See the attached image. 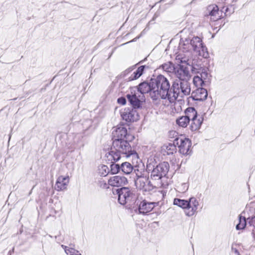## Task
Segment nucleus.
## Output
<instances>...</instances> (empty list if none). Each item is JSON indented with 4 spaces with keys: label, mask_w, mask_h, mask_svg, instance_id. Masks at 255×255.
I'll return each mask as SVG.
<instances>
[{
    "label": "nucleus",
    "mask_w": 255,
    "mask_h": 255,
    "mask_svg": "<svg viewBox=\"0 0 255 255\" xmlns=\"http://www.w3.org/2000/svg\"><path fill=\"white\" fill-rule=\"evenodd\" d=\"M151 98L156 100L159 98L168 101V95L170 94V84L164 76L160 75L151 79Z\"/></svg>",
    "instance_id": "obj_1"
},
{
    "label": "nucleus",
    "mask_w": 255,
    "mask_h": 255,
    "mask_svg": "<svg viewBox=\"0 0 255 255\" xmlns=\"http://www.w3.org/2000/svg\"><path fill=\"white\" fill-rule=\"evenodd\" d=\"M176 60L178 64L186 63L187 65L191 66L192 71L199 74V77L206 84L209 82L211 76L208 72V69L201 67L199 65L196 63V60H191L189 59V56L187 54L180 53L176 56Z\"/></svg>",
    "instance_id": "obj_2"
},
{
    "label": "nucleus",
    "mask_w": 255,
    "mask_h": 255,
    "mask_svg": "<svg viewBox=\"0 0 255 255\" xmlns=\"http://www.w3.org/2000/svg\"><path fill=\"white\" fill-rule=\"evenodd\" d=\"M191 92L190 83L187 80L174 81L170 89V94L168 95V103L175 102L178 98H182L188 96Z\"/></svg>",
    "instance_id": "obj_3"
},
{
    "label": "nucleus",
    "mask_w": 255,
    "mask_h": 255,
    "mask_svg": "<svg viewBox=\"0 0 255 255\" xmlns=\"http://www.w3.org/2000/svg\"><path fill=\"white\" fill-rule=\"evenodd\" d=\"M147 169L151 172V178L153 180H159L163 177L166 176L169 169V165L167 162H163L155 167L152 166L150 163L147 165Z\"/></svg>",
    "instance_id": "obj_4"
},
{
    "label": "nucleus",
    "mask_w": 255,
    "mask_h": 255,
    "mask_svg": "<svg viewBox=\"0 0 255 255\" xmlns=\"http://www.w3.org/2000/svg\"><path fill=\"white\" fill-rule=\"evenodd\" d=\"M113 147L121 154L124 155L125 157H128L133 155H137L136 152L132 150L130 145L126 140H114Z\"/></svg>",
    "instance_id": "obj_5"
},
{
    "label": "nucleus",
    "mask_w": 255,
    "mask_h": 255,
    "mask_svg": "<svg viewBox=\"0 0 255 255\" xmlns=\"http://www.w3.org/2000/svg\"><path fill=\"white\" fill-rule=\"evenodd\" d=\"M113 192L114 195H118V201L120 204L125 205L127 203L131 206L132 204L136 203L138 205L139 201L137 195L133 192Z\"/></svg>",
    "instance_id": "obj_6"
},
{
    "label": "nucleus",
    "mask_w": 255,
    "mask_h": 255,
    "mask_svg": "<svg viewBox=\"0 0 255 255\" xmlns=\"http://www.w3.org/2000/svg\"><path fill=\"white\" fill-rule=\"evenodd\" d=\"M190 44L193 50L197 53L199 56L206 58L208 57L209 54L207 48L203 44L201 39L199 37H194L190 40Z\"/></svg>",
    "instance_id": "obj_7"
},
{
    "label": "nucleus",
    "mask_w": 255,
    "mask_h": 255,
    "mask_svg": "<svg viewBox=\"0 0 255 255\" xmlns=\"http://www.w3.org/2000/svg\"><path fill=\"white\" fill-rule=\"evenodd\" d=\"M188 112L190 113V121H191L190 129L192 131H197L201 126L203 118L202 116L197 115V112L194 108H188Z\"/></svg>",
    "instance_id": "obj_8"
},
{
    "label": "nucleus",
    "mask_w": 255,
    "mask_h": 255,
    "mask_svg": "<svg viewBox=\"0 0 255 255\" xmlns=\"http://www.w3.org/2000/svg\"><path fill=\"white\" fill-rule=\"evenodd\" d=\"M174 144L178 145L180 152L184 155L189 154L191 146V141L187 138H177L174 140Z\"/></svg>",
    "instance_id": "obj_9"
},
{
    "label": "nucleus",
    "mask_w": 255,
    "mask_h": 255,
    "mask_svg": "<svg viewBox=\"0 0 255 255\" xmlns=\"http://www.w3.org/2000/svg\"><path fill=\"white\" fill-rule=\"evenodd\" d=\"M175 60L176 64L178 65V66L174 68V70L175 76L179 79L178 81H188L190 77L188 69L184 65H181L180 64L181 63L178 64L176 59Z\"/></svg>",
    "instance_id": "obj_10"
},
{
    "label": "nucleus",
    "mask_w": 255,
    "mask_h": 255,
    "mask_svg": "<svg viewBox=\"0 0 255 255\" xmlns=\"http://www.w3.org/2000/svg\"><path fill=\"white\" fill-rule=\"evenodd\" d=\"M127 99L134 109L139 108L141 103L144 101V95L140 92H131L127 95Z\"/></svg>",
    "instance_id": "obj_11"
},
{
    "label": "nucleus",
    "mask_w": 255,
    "mask_h": 255,
    "mask_svg": "<svg viewBox=\"0 0 255 255\" xmlns=\"http://www.w3.org/2000/svg\"><path fill=\"white\" fill-rule=\"evenodd\" d=\"M122 119L128 122H133L138 120L139 116L135 109H125L121 111Z\"/></svg>",
    "instance_id": "obj_12"
},
{
    "label": "nucleus",
    "mask_w": 255,
    "mask_h": 255,
    "mask_svg": "<svg viewBox=\"0 0 255 255\" xmlns=\"http://www.w3.org/2000/svg\"><path fill=\"white\" fill-rule=\"evenodd\" d=\"M113 141L116 140H124L127 136H128L127 129L123 126H120L113 131Z\"/></svg>",
    "instance_id": "obj_13"
},
{
    "label": "nucleus",
    "mask_w": 255,
    "mask_h": 255,
    "mask_svg": "<svg viewBox=\"0 0 255 255\" xmlns=\"http://www.w3.org/2000/svg\"><path fill=\"white\" fill-rule=\"evenodd\" d=\"M154 208L153 203H147L145 201L141 202L138 208H135L134 211L135 213L146 214L150 212Z\"/></svg>",
    "instance_id": "obj_14"
},
{
    "label": "nucleus",
    "mask_w": 255,
    "mask_h": 255,
    "mask_svg": "<svg viewBox=\"0 0 255 255\" xmlns=\"http://www.w3.org/2000/svg\"><path fill=\"white\" fill-rule=\"evenodd\" d=\"M108 183L112 186L120 187L126 185L128 183V180L125 177L114 176L109 179Z\"/></svg>",
    "instance_id": "obj_15"
},
{
    "label": "nucleus",
    "mask_w": 255,
    "mask_h": 255,
    "mask_svg": "<svg viewBox=\"0 0 255 255\" xmlns=\"http://www.w3.org/2000/svg\"><path fill=\"white\" fill-rule=\"evenodd\" d=\"M69 182V176H60L57 179L55 189L58 191L66 190Z\"/></svg>",
    "instance_id": "obj_16"
},
{
    "label": "nucleus",
    "mask_w": 255,
    "mask_h": 255,
    "mask_svg": "<svg viewBox=\"0 0 255 255\" xmlns=\"http://www.w3.org/2000/svg\"><path fill=\"white\" fill-rule=\"evenodd\" d=\"M121 154L112 146L111 150L106 154V160L111 163L116 162L121 158Z\"/></svg>",
    "instance_id": "obj_17"
},
{
    "label": "nucleus",
    "mask_w": 255,
    "mask_h": 255,
    "mask_svg": "<svg viewBox=\"0 0 255 255\" xmlns=\"http://www.w3.org/2000/svg\"><path fill=\"white\" fill-rule=\"evenodd\" d=\"M137 178L135 180L134 183L136 188L139 190H143V191H146L147 189L144 188L146 183L148 181V178L146 176H142V175H138L136 174Z\"/></svg>",
    "instance_id": "obj_18"
},
{
    "label": "nucleus",
    "mask_w": 255,
    "mask_h": 255,
    "mask_svg": "<svg viewBox=\"0 0 255 255\" xmlns=\"http://www.w3.org/2000/svg\"><path fill=\"white\" fill-rule=\"evenodd\" d=\"M185 116H182L176 119V124L180 127L186 128L189 123L190 113L188 112V108L185 111Z\"/></svg>",
    "instance_id": "obj_19"
},
{
    "label": "nucleus",
    "mask_w": 255,
    "mask_h": 255,
    "mask_svg": "<svg viewBox=\"0 0 255 255\" xmlns=\"http://www.w3.org/2000/svg\"><path fill=\"white\" fill-rule=\"evenodd\" d=\"M193 98L196 101H203L207 99L208 93L206 89L203 88H199L193 93Z\"/></svg>",
    "instance_id": "obj_20"
},
{
    "label": "nucleus",
    "mask_w": 255,
    "mask_h": 255,
    "mask_svg": "<svg viewBox=\"0 0 255 255\" xmlns=\"http://www.w3.org/2000/svg\"><path fill=\"white\" fill-rule=\"evenodd\" d=\"M189 206L187 211H185L186 214L188 216H191L194 214L197 209L198 202L194 198H191L188 201Z\"/></svg>",
    "instance_id": "obj_21"
},
{
    "label": "nucleus",
    "mask_w": 255,
    "mask_h": 255,
    "mask_svg": "<svg viewBox=\"0 0 255 255\" xmlns=\"http://www.w3.org/2000/svg\"><path fill=\"white\" fill-rule=\"evenodd\" d=\"M151 86V80L149 83L145 82L141 83L138 85L137 92H140L143 95L145 93H149L150 96L151 97V91H152Z\"/></svg>",
    "instance_id": "obj_22"
},
{
    "label": "nucleus",
    "mask_w": 255,
    "mask_h": 255,
    "mask_svg": "<svg viewBox=\"0 0 255 255\" xmlns=\"http://www.w3.org/2000/svg\"><path fill=\"white\" fill-rule=\"evenodd\" d=\"M176 144L169 143L164 144L161 147V152L163 155H170L173 154L176 151Z\"/></svg>",
    "instance_id": "obj_23"
},
{
    "label": "nucleus",
    "mask_w": 255,
    "mask_h": 255,
    "mask_svg": "<svg viewBox=\"0 0 255 255\" xmlns=\"http://www.w3.org/2000/svg\"><path fill=\"white\" fill-rule=\"evenodd\" d=\"M145 66L139 67L128 78V81H132L138 78L143 73Z\"/></svg>",
    "instance_id": "obj_24"
},
{
    "label": "nucleus",
    "mask_w": 255,
    "mask_h": 255,
    "mask_svg": "<svg viewBox=\"0 0 255 255\" xmlns=\"http://www.w3.org/2000/svg\"><path fill=\"white\" fill-rule=\"evenodd\" d=\"M190 40L186 39L179 44V48L183 52H188L191 49Z\"/></svg>",
    "instance_id": "obj_25"
},
{
    "label": "nucleus",
    "mask_w": 255,
    "mask_h": 255,
    "mask_svg": "<svg viewBox=\"0 0 255 255\" xmlns=\"http://www.w3.org/2000/svg\"><path fill=\"white\" fill-rule=\"evenodd\" d=\"M122 171L126 174H128L131 172L133 167L129 162H125L123 163L120 166Z\"/></svg>",
    "instance_id": "obj_26"
},
{
    "label": "nucleus",
    "mask_w": 255,
    "mask_h": 255,
    "mask_svg": "<svg viewBox=\"0 0 255 255\" xmlns=\"http://www.w3.org/2000/svg\"><path fill=\"white\" fill-rule=\"evenodd\" d=\"M174 204L177 205L178 206L182 208L183 209H186V211H187L189 204L188 203V201L187 200L175 199L174 200Z\"/></svg>",
    "instance_id": "obj_27"
},
{
    "label": "nucleus",
    "mask_w": 255,
    "mask_h": 255,
    "mask_svg": "<svg viewBox=\"0 0 255 255\" xmlns=\"http://www.w3.org/2000/svg\"><path fill=\"white\" fill-rule=\"evenodd\" d=\"M245 214V212H243L241 215L239 216V222L236 226L237 230H242L245 228L247 224L246 217L243 216V214Z\"/></svg>",
    "instance_id": "obj_28"
},
{
    "label": "nucleus",
    "mask_w": 255,
    "mask_h": 255,
    "mask_svg": "<svg viewBox=\"0 0 255 255\" xmlns=\"http://www.w3.org/2000/svg\"><path fill=\"white\" fill-rule=\"evenodd\" d=\"M208 9L211 16H216L218 14L219 8L216 5H210Z\"/></svg>",
    "instance_id": "obj_29"
},
{
    "label": "nucleus",
    "mask_w": 255,
    "mask_h": 255,
    "mask_svg": "<svg viewBox=\"0 0 255 255\" xmlns=\"http://www.w3.org/2000/svg\"><path fill=\"white\" fill-rule=\"evenodd\" d=\"M193 82L194 85L197 87H202L203 85L206 84L199 77V75H197L194 77Z\"/></svg>",
    "instance_id": "obj_30"
},
{
    "label": "nucleus",
    "mask_w": 255,
    "mask_h": 255,
    "mask_svg": "<svg viewBox=\"0 0 255 255\" xmlns=\"http://www.w3.org/2000/svg\"><path fill=\"white\" fill-rule=\"evenodd\" d=\"M173 65L171 62H168L162 65V69L167 72H171L172 70H174Z\"/></svg>",
    "instance_id": "obj_31"
},
{
    "label": "nucleus",
    "mask_w": 255,
    "mask_h": 255,
    "mask_svg": "<svg viewBox=\"0 0 255 255\" xmlns=\"http://www.w3.org/2000/svg\"><path fill=\"white\" fill-rule=\"evenodd\" d=\"M99 171L101 176H106L109 173V168L107 166L102 165L99 167Z\"/></svg>",
    "instance_id": "obj_32"
},
{
    "label": "nucleus",
    "mask_w": 255,
    "mask_h": 255,
    "mask_svg": "<svg viewBox=\"0 0 255 255\" xmlns=\"http://www.w3.org/2000/svg\"><path fill=\"white\" fill-rule=\"evenodd\" d=\"M65 251L67 255H81L78 251L73 248H67L65 247Z\"/></svg>",
    "instance_id": "obj_33"
},
{
    "label": "nucleus",
    "mask_w": 255,
    "mask_h": 255,
    "mask_svg": "<svg viewBox=\"0 0 255 255\" xmlns=\"http://www.w3.org/2000/svg\"><path fill=\"white\" fill-rule=\"evenodd\" d=\"M111 172L113 174H115L116 173H118L120 169V166L119 164H112L111 165Z\"/></svg>",
    "instance_id": "obj_34"
},
{
    "label": "nucleus",
    "mask_w": 255,
    "mask_h": 255,
    "mask_svg": "<svg viewBox=\"0 0 255 255\" xmlns=\"http://www.w3.org/2000/svg\"><path fill=\"white\" fill-rule=\"evenodd\" d=\"M247 220L250 226L255 227V216L252 218H248Z\"/></svg>",
    "instance_id": "obj_35"
},
{
    "label": "nucleus",
    "mask_w": 255,
    "mask_h": 255,
    "mask_svg": "<svg viewBox=\"0 0 255 255\" xmlns=\"http://www.w3.org/2000/svg\"><path fill=\"white\" fill-rule=\"evenodd\" d=\"M118 102L119 104L125 105L126 103V99L123 97L120 98L118 99Z\"/></svg>",
    "instance_id": "obj_36"
},
{
    "label": "nucleus",
    "mask_w": 255,
    "mask_h": 255,
    "mask_svg": "<svg viewBox=\"0 0 255 255\" xmlns=\"http://www.w3.org/2000/svg\"><path fill=\"white\" fill-rule=\"evenodd\" d=\"M133 70V67L129 68L127 69V70H126L123 72V75L124 76H126L129 73H130Z\"/></svg>",
    "instance_id": "obj_37"
},
{
    "label": "nucleus",
    "mask_w": 255,
    "mask_h": 255,
    "mask_svg": "<svg viewBox=\"0 0 255 255\" xmlns=\"http://www.w3.org/2000/svg\"><path fill=\"white\" fill-rule=\"evenodd\" d=\"M232 252L233 254H234L235 255H240L239 251L237 249H234L233 248H232Z\"/></svg>",
    "instance_id": "obj_38"
},
{
    "label": "nucleus",
    "mask_w": 255,
    "mask_h": 255,
    "mask_svg": "<svg viewBox=\"0 0 255 255\" xmlns=\"http://www.w3.org/2000/svg\"><path fill=\"white\" fill-rule=\"evenodd\" d=\"M127 189V188L126 187H123V188H121L120 189H118L116 191L117 192H118V191H121L123 189Z\"/></svg>",
    "instance_id": "obj_39"
},
{
    "label": "nucleus",
    "mask_w": 255,
    "mask_h": 255,
    "mask_svg": "<svg viewBox=\"0 0 255 255\" xmlns=\"http://www.w3.org/2000/svg\"><path fill=\"white\" fill-rule=\"evenodd\" d=\"M182 185L184 186V188H187L188 186L186 183H184V184H183Z\"/></svg>",
    "instance_id": "obj_40"
},
{
    "label": "nucleus",
    "mask_w": 255,
    "mask_h": 255,
    "mask_svg": "<svg viewBox=\"0 0 255 255\" xmlns=\"http://www.w3.org/2000/svg\"><path fill=\"white\" fill-rule=\"evenodd\" d=\"M253 234L254 235V237L255 238V230H253Z\"/></svg>",
    "instance_id": "obj_41"
}]
</instances>
